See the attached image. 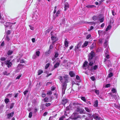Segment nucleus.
I'll return each mask as SVG.
<instances>
[{
	"label": "nucleus",
	"instance_id": "46",
	"mask_svg": "<svg viewBox=\"0 0 120 120\" xmlns=\"http://www.w3.org/2000/svg\"><path fill=\"white\" fill-rule=\"evenodd\" d=\"M113 69L112 68H110L109 70V73H112Z\"/></svg>",
	"mask_w": 120,
	"mask_h": 120
},
{
	"label": "nucleus",
	"instance_id": "28",
	"mask_svg": "<svg viewBox=\"0 0 120 120\" xmlns=\"http://www.w3.org/2000/svg\"><path fill=\"white\" fill-rule=\"evenodd\" d=\"M40 54V53L39 51H37L36 52L35 55L37 56H39Z\"/></svg>",
	"mask_w": 120,
	"mask_h": 120
},
{
	"label": "nucleus",
	"instance_id": "25",
	"mask_svg": "<svg viewBox=\"0 0 120 120\" xmlns=\"http://www.w3.org/2000/svg\"><path fill=\"white\" fill-rule=\"evenodd\" d=\"M93 90L97 95H98L99 94V90L94 89Z\"/></svg>",
	"mask_w": 120,
	"mask_h": 120
},
{
	"label": "nucleus",
	"instance_id": "10",
	"mask_svg": "<svg viewBox=\"0 0 120 120\" xmlns=\"http://www.w3.org/2000/svg\"><path fill=\"white\" fill-rule=\"evenodd\" d=\"M14 113V112H12L11 113H9L8 114L7 116L8 119H9L11 117H12Z\"/></svg>",
	"mask_w": 120,
	"mask_h": 120
},
{
	"label": "nucleus",
	"instance_id": "38",
	"mask_svg": "<svg viewBox=\"0 0 120 120\" xmlns=\"http://www.w3.org/2000/svg\"><path fill=\"white\" fill-rule=\"evenodd\" d=\"M51 52L50 50V49H49L47 52H46V55H48L49 54L51 53Z\"/></svg>",
	"mask_w": 120,
	"mask_h": 120
},
{
	"label": "nucleus",
	"instance_id": "33",
	"mask_svg": "<svg viewBox=\"0 0 120 120\" xmlns=\"http://www.w3.org/2000/svg\"><path fill=\"white\" fill-rule=\"evenodd\" d=\"M111 26L110 25L108 26L106 29V31H108V30H109L111 29Z\"/></svg>",
	"mask_w": 120,
	"mask_h": 120
},
{
	"label": "nucleus",
	"instance_id": "8",
	"mask_svg": "<svg viewBox=\"0 0 120 120\" xmlns=\"http://www.w3.org/2000/svg\"><path fill=\"white\" fill-rule=\"evenodd\" d=\"M51 38L52 41V43L53 44H54V43L57 41L58 40L57 38L55 36H52Z\"/></svg>",
	"mask_w": 120,
	"mask_h": 120
},
{
	"label": "nucleus",
	"instance_id": "3",
	"mask_svg": "<svg viewBox=\"0 0 120 120\" xmlns=\"http://www.w3.org/2000/svg\"><path fill=\"white\" fill-rule=\"evenodd\" d=\"M10 60H8L5 61L4 62H1V65L3 66L4 64L7 65V66L8 68L11 67L12 65V63L11 62H10Z\"/></svg>",
	"mask_w": 120,
	"mask_h": 120
},
{
	"label": "nucleus",
	"instance_id": "41",
	"mask_svg": "<svg viewBox=\"0 0 120 120\" xmlns=\"http://www.w3.org/2000/svg\"><path fill=\"white\" fill-rule=\"evenodd\" d=\"M112 91L113 93H116V89H114V88H112Z\"/></svg>",
	"mask_w": 120,
	"mask_h": 120
},
{
	"label": "nucleus",
	"instance_id": "51",
	"mask_svg": "<svg viewBox=\"0 0 120 120\" xmlns=\"http://www.w3.org/2000/svg\"><path fill=\"white\" fill-rule=\"evenodd\" d=\"M12 94H8L7 95V96L8 97H12Z\"/></svg>",
	"mask_w": 120,
	"mask_h": 120
},
{
	"label": "nucleus",
	"instance_id": "1",
	"mask_svg": "<svg viewBox=\"0 0 120 120\" xmlns=\"http://www.w3.org/2000/svg\"><path fill=\"white\" fill-rule=\"evenodd\" d=\"M95 53L93 51H92L88 55V62L86 61H85L83 64L82 67L83 69H88L90 71H92L93 70H96L98 68V65H95L93 66L94 63L95 62V60L93 57L95 55Z\"/></svg>",
	"mask_w": 120,
	"mask_h": 120
},
{
	"label": "nucleus",
	"instance_id": "15",
	"mask_svg": "<svg viewBox=\"0 0 120 120\" xmlns=\"http://www.w3.org/2000/svg\"><path fill=\"white\" fill-rule=\"evenodd\" d=\"M98 105V102L97 100H95L94 102V107H97Z\"/></svg>",
	"mask_w": 120,
	"mask_h": 120
},
{
	"label": "nucleus",
	"instance_id": "37",
	"mask_svg": "<svg viewBox=\"0 0 120 120\" xmlns=\"http://www.w3.org/2000/svg\"><path fill=\"white\" fill-rule=\"evenodd\" d=\"M60 11L59 10H58L56 12V16L57 17L60 14Z\"/></svg>",
	"mask_w": 120,
	"mask_h": 120
},
{
	"label": "nucleus",
	"instance_id": "64",
	"mask_svg": "<svg viewBox=\"0 0 120 120\" xmlns=\"http://www.w3.org/2000/svg\"><path fill=\"white\" fill-rule=\"evenodd\" d=\"M76 79L77 80H79L80 79V77L78 75H77L76 76Z\"/></svg>",
	"mask_w": 120,
	"mask_h": 120
},
{
	"label": "nucleus",
	"instance_id": "18",
	"mask_svg": "<svg viewBox=\"0 0 120 120\" xmlns=\"http://www.w3.org/2000/svg\"><path fill=\"white\" fill-rule=\"evenodd\" d=\"M88 42L87 41H85L82 45V47L84 48L88 44Z\"/></svg>",
	"mask_w": 120,
	"mask_h": 120
},
{
	"label": "nucleus",
	"instance_id": "27",
	"mask_svg": "<svg viewBox=\"0 0 120 120\" xmlns=\"http://www.w3.org/2000/svg\"><path fill=\"white\" fill-rule=\"evenodd\" d=\"M43 72L42 70H39L38 72V75H40L41 74L43 73Z\"/></svg>",
	"mask_w": 120,
	"mask_h": 120
},
{
	"label": "nucleus",
	"instance_id": "19",
	"mask_svg": "<svg viewBox=\"0 0 120 120\" xmlns=\"http://www.w3.org/2000/svg\"><path fill=\"white\" fill-rule=\"evenodd\" d=\"M95 45V44L94 43H93L90 46V49H93L94 48V47Z\"/></svg>",
	"mask_w": 120,
	"mask_h": 120
},
{
	"label": "nucleus",
	"instance_id": "50",
	"mask_svg": "<svg viewBox=\"0 0 120 120\" xmlns=\"http://www.w3.org/2000/svg\"><path fill=\"white\" fill-rule=\"evenodd\" d=\"M104 18L103 17V18H102L101 19H100L99 20V21H100V22H102L104 20Z\"/></svg>",
	"mask_w": 120,
	"mask_h": 120
},
{
	"label": "nucleus",
	"instance_id": "30",
	"mask_svg": "<svg viewBox=\"0 0 120 120\" xmlns=\"http://www.w3.org/2000/svg\"><path fill=\"white\" fill-rule=\"evenodd\" d=\"M23 65L22 64H19L18 66V68L19 70L21 69L23 67Z\"/></svg>",
	"mask_w": 120,
	"mask_h": 120
},
{
	"label": "nucleus",
	"instance_id": "32",
	"mask_svg": "<svg viewBox=\"0 0 120 120\" xmlns=\"http://www.w3.org/2000/svg\"><path fill=\"white\" fill-rule=\"evenodd\" d=\"M4 101L6 104H7L9 101V100L8 98H6L4 100Z\"/></svg>",
	"mask_w": 120,
	"mask_h": 120
},
{
	"label": "nucleus",
	"instance_id": "49",
	"mask_svg": "<svg viewBox=\"0 0 120 120\" xmlns=\"http://www.w3.org/2000/svg\"><path fill=\"white\" fill-rule=\"evenodd\" d=\"M81 98L82 100L83 101H84L85 102L86 101V100L85 98L84 97H82Z\"/></svg>",
	"mask_w": 120,
	"mask_h": 120
},
{
	"label": "nucleus",
	"instance_id": "44",
	"mask_svg": "<svg viewBox=\"0 0 120 120\" xmlns=\"http://www.w3.org/2000/svg\"><path fill=\"white\" fill-rule=\"evenodd\" d=\"M97 18H98L97 17L95 16H94L92 17V19L94 20H96L97 19Z\"/></svg>",
	"mask_w": 120,
	"mask_h": 120
},
{
	"label": "nucleus",
	"instance_id": "29",
	"mask_svg": "<svg viewBox=\"0 0 120 120\" xmlns=\"http://www.w3.org/2000/svg\"><path fill=\"white\" fill-rule=\"evenodd\" d=\"M13 52V51L11 50H9L8 52V54L9 55H11Z\"/></svg>",
	"mask_w": 120,
	"mask_h": 120
},
{
	"label": "nucleus",
	"instance_id": "57",
	"mask_svg": "<svg viewBox=\"0 0 120 120\" xmlns=\"http://www.w3.org/2000/svg\"><path fill=\"white\" fill-rule=\"evenodd\" d=\"M85 102L88 104H90L91 105V103L90 101H86Z\"/></svg>",
	"mask_w": 120,
	"mask_h": 120
},
{
	"label": "nucleus",
	"instance_id": "9",
	"mask_svg": "<svg viewBox=\"0 0 120 120\" xmlns=\"http://www.w3.org/2000/svg\"><path fill=\"white\" fill-rule=\"evenodd\" d=\"M78 113L76 112H74L71 116V118L72 119H75L77 118Z\"/></svg>",
	"mask_w": 120,
	"mask_h": 120
},
{
	"label": "nucleus",
	"instance_id": "35",
	"mask_svg": "<svg viewBox=\"0 0 120 120\" xmlns=\"http://www.w3.org/2000/svg\"><path fill=\"white\" fill-rule=\"evenodd\" d=\"M43 100L45 102H48L49 101V98L47 97L45 98Z\"/></svg>",
	"mask_w": 120,
	"mask_h": 120
},
{
	"label": "nucleus",
	"instance_id": "43",
	"mask_svg": "<svg viewBox=\"0 0 120 120\" xmlns=\"http://www.w3.org/2000/svg\"><path fill=\"white\" fill-rule=\"evenodd\" d=\"M3 73L4 75H8L9 74V73H8L6 71H5Z\"/></svg>",
	"mask_w": 120,
	"mask_h": 120
},
{
	"label": "nucleus",
	"instance_id": "55",
	"mask_svg": "<svg viewBox=\"0 0 120 120\" xmlns=\"http://www.w3.org/2000/svg\"><path fill=\"white\" fill-rule=\"evenodd\" d=\"M29 26L31 30H34V28L32 26L30 25H29Z\"/></svg>",
	"mask_w": 120,
	"mask_h": 120
},
{
	"label": "nucleus",
	"instance_id": "4",
	"mask_svg": "<svg viewBox=\"0 0 120 120\" xmlns=\"http://www.w3.org/2000/svg\"><path fill=\"white\" fill-rule=\"evenodd\" d=\"M81 43L79 42L78 44L75 46L74 50L76 53L79 52L81 50V49L79 48L81 45Z\"/></svg>",
	"mask_w": 120,
	"mask_h": 120
},
{
	"label": "nucleus",
	"instance_id": "7",
	"mask_svg": "<svg viewBox=\"0 0 120 120\" xmlns=\"http://www.w3.org/2000/svg\"><path fill=\"white\" fill-rule=\"evenodd\" d=\"M75 107H77L76 111L77 112H79L81 113H83L85 112V111L83 109H80L77 106H75Z\"/></svg>",
	"mask_w": 120,
	"mask_h": 120
},
{
	"label": "nucleus",
	"instance_id": "14",
	"mask_svg": "<svg viewBox=\"0 0 120 120\" xmlns=\"http://www.w3.org/2000/svg\"><path fill=\"white\" fill-rule=\"evenodd\" d=\"M69 75L71 77H72L75 76V75L73 71H70L69 72Z\"/></svg>",
	"mask_w": 120,
	"mask_h": 120
},
{
	"label": "nucleus",
	"instance_id": "6",
	"mask_svg": "<svg viewBox=\"0 0 120 120\" xmlns=\"http://www.w3.org/2000/svg\"><path fill=\"white\" fill-rule=\"evenodd\" d=\"M15 23V22L13 23H11L10 22H6L5 24H4V25L5 26V28L8 27H9L10 28H11V27L13 25H14Z\"/></svg>",
	"mask_w": 120,
	"mask_h": 120
},
{
	"label": "nucleus",
	"instance_id": "5",
	"mask_svg": "<svg viewBox=\"0 0 120 120\" xmlns=\"http://www.w3.org/2000/svg\"><path fill=\"white\" fill-rule=\"evenodd\" d=\"M92 117L94 119L97 120H103L102 118L100 117L99 115L98 114H93L92 115Z\"/></svg>",
	"mask_w": 120,
	"mask_h": 120
},
{
	"label": "nucleus",
	"instance_id": "11",
	"mask_svg": "<svg viewBox=\"0 0 120 120\" xmlns=\"http://www.w3.org/2000/svg\"><path fill=\"white\" fill-rule=\"evenodd\" d=\"M62 94L63 95L65 94V90L66 89V86L65 85V84L62 85Z\"/></svg>",
	"mask_w": 120,
	"mask_h": 120
},
{
	"label": "nucleus",
	"instance_id": "22",
	"mask_svg": "<svg viewBox=\"0 0 120 120\" xmlns=\"http://www.w3.org/2000/svg\"><path fill=\"white\" fill-rule=\"evenodd\" d=\"M64 43L65 46L66 47H68V42L67 41L66 39L64 41Z\"/></svg>",
	"mask_w": 120,
	"mask_h": 120
},
{
	"label": "nucleus",
	"instance_id": "36",
	"mask_svg": "<svg viewBox=\"0 0 120 120\" xmlns=\"http://www.w3.org/2000/svg\"><path fill=\"white\" fill-rule=\"evenodd\" d=\"M52 93V92L50 90L49 91H47V94L48 95H50Z\"/></svg>",
	"mask_w": 120,
	"mask_h": 120
},
{
	"label": "nucleus",
	"instance_id": "45",
	"mask_svg": "<svg viewBox=\"0 0 120 120\" xmlns=\"http://www.w3.org/2000/svg\"><path fill=\"white\" fill-rule=\"evenodd\" d=\"M50 65V64L49 63H48L47 64L45 65V69H47L49 67Z\"/></svg>",
	"mask_w": 120,
	"mask_h": 120
},
{
	"label": "nucleus",
	"instance_id": "58",
	"mask_svg": "<svg viewBox=\"0 0 120 120\" xmlns=\"http://www.w3.org/2000/svg\"><path fill=\"white\" fill-rule=\"evenodd\" d=\"M28 92V90H26L24 91L23 93L24 95H25Z\"/></svg>",
	"mask_w": 120,
	"mask_h": 120
},
{
	"label": "nucleus",
	"instance_id": "54",
	"mask_svg": "<svg viewBox=\"0 0 120 120\" xmlns=\"http://www.w3.org/2000/svg\"><path fill=\"white\" fill-rule=\"evenodd\" d=\"M45 94L44 93H42L41 94V96L42 97H45L46 96Z\"/></svg>",
	"mask_w": 120,
	"mask_h": 120
},
{
	"label": "nucleus",
	"instance_id": "13",
	"mask_svg": "<svg viewBox=\"0 0 120 120\" xmlns=\"http://www.w3.org/2000/svg\"><path fill=\"white\" fill-rule=\"evenodd\" d=\"M69 5L68 3H66L64 4V11H66L69 8Z\"/></svg>",
	"mask_w": 120,
	"mask_h": 120
},
{
	"label": "nucleus",
	"instance_id": "12",
	"mask_svg": "<svg viewBox=\"0 0 120 120\" xmlns=\"http://www.w3.org/2000/svg\"><path fill=\"white\" fill-rule=\"evenodd\" d=\"M68 102V100L66 99L63 98L62 101V103L64 105Z\"/></svg>",
	"mask_w": 120,
	"mask_h": 120
},
{
	"label": "nucleus",
	"instance_id": "48",
	"mask_svg": "<svg viewBox=\"0 0 120 120\" xmlns=\"http://www.w3.org/2000/svg\"><path fill=\"white\" fill-rule=\"evenodd\" d=\"M32 112H30L29 114V117L30 118H31L32 116Z\"/></svg>",
	"mask_w": 120,
	"mask_h": 120
},
{
	"label": "nucleus",
	"instance_id": "56",
	"mask_svg": "<svg viewBox=\"0 0 120 120\" xmlns=\"http://www.w3.org/2000/svg\"><path fill=\"white\" fill-rule=\"evenodd\" d=\"M105 56L106 57V58L107 59H109V55L108 54H106V55L105 54Z\"/></svg>",
	"mask_w": 120,
	"mask_h": 120
},
{
	"label": "nucleus",
	"instance_id": "23",
	"mask_svg": "<svg viewBox=\"0 0 120 120\" xmlns=\"http://www.w3.org/2000/svg\"><path fill=\"white\" fill-rule=\"evenodd\" d=\"M6 58L4 57H1L0 59V60H1V62L2 61L4 62L5 61H6Z\"/></svg>",
	"mask_w": 120,
	"mask_h": 120
},
{
	"label": "nucleus",
	"instance_id": "60",
	"mask_svg": "<svg viewBox=\"0 0 120 120\" xmlns=\"http://www.w3.org/2000/svg\"><path fill=\"white\" fill-rule=\"evenodd\" d=\"M58 55L59 54L58 53H56L55 55L54 56L56 58L57 57H58Z\"/></svg>",
	"mask_w": 120,
	"mask_h": 120
},
{
	"label": "nucleus",
	"instance_id": "24",
	"mask_svg": "<svg viewBox=\"0 0 120 120\" xmlns=\"http://www.w3.org/2000/svg\"><path fill=\"white\" fill-rule=\"evenodd\" d=\"M4 107V105H1L0 107V113H2L3 110V109Z\"/></svg>",
	"mask_w": 120,
	"mask_h": 120
},
{
	"label": "nucleus",
	"instance_id": "52",
	"mask_svg": "<svg viewBox=\"0 0 120 120\" xmlns=\"http://www.w3.org/2000/svg\"><path fill=\"white\" fill-rule=\"evenodd\" d=\"M91 36L90 34H89L87 35L86 36V38L87 39H89L91 37Z\"/></svg>",
	"mask_w": 120,
	"mask_h": 120
},
{
	"label": "nucleus",
	"instance_id": "31",
	"mask_svg": "<svg viewBox=\"0 0 120 120\" xmlns=\"http://www.w3.org/2000/svg\"><path fill=\"white\" fill-rule=\"evenodd\" d=\"M5 40L7 41H9L10 39L8 35L6 36V37L5 38Z\"/></svg>",
	"mask_w": 120,
	"mask_h": 120
},
{
	"label": "nucleus",
	"instance_id": "17",
	"mask_svg": "<svg viewBox=\"0 0 120 120\" xmlns=\"http://www.w3.org/2000/svg\"><path fill=\"white\" fill-rule=\"evenodd\" d=\"M38 18L37 15L36 14H34L33 15L32 17V18L34 20H35L37 19Z\"/></svg>",
	"mask_w": 120,
	"mask_h": 120
},
{
	"label": "nucleus",
	"instance_id": "16",
	"mask_svg": "<svg viewBox=\"0 0 120 120\" xmlns=\"http://www.w3.org/2000/svg\"><path fill=\"white\" fill-rule=\"evenodd\" d=\"M109 49V47H108L105 50V53L106 55L108 54Z\"/></svg>",
	"mask_w": 120,
	"mask_h": 120
},
{
	"label": "nucleus",
	"instance_id": "20",
	"mask_svg": "<svg viewBox=\"0 0 120 120\" xmlns=\"http://www.w3.org/2000/svg\"><path fill=\"white\" fill-rule=\"evenodd\" d=\"M104 47L105 48H107L108 47H109L107 41L106 40H105V42L104 43Z\"/></svg>",
	"mask_w": 120,
	"mask_h": 120
},
{
	"label": "nucleus",
	"instance_id": "63",
	"mask_svg": "<svg viewBox=\"0 0 120 120\" xmlns=\"http://www.w3.org/2000/svg\"><path fill=\"white\" fill-rule=\"evenodd\" d=\"M111 86V85L109 84H106L105 86V87H109Z\"/></svg>",
	"mask_w": 120,
	"mask_h": 120
},
{
	"label": "nucleus",
	"instance_id": "62",
	"mask_svg": "<svg viewBox=\"0 0 120 120\" xmlns=\"http://www.w3.org/2000/svg\"><path fill=\"white\" fill-rule=\"evenodd\" d=\"M56 89V87L54 86H52L51 87V90L52 91H53L54 90Z\"/></svg>",
	"mask_w": 120,
	"mask_h": 120
},
{
	"label": "nucleus",
	"instance_id": "61",
	"mask_svg": "<svg viewBox=\"0 0 120 120\" xmlns=\"http://www.w3.org/2000/svg\"><path fill=\"white\" fill-rule=\"evenodd\" d=\"M51 104L50 103H46L45 106L46 107H48Z\"/></svg>",
	"mask_w": 120,
	"mask_h": 120
},
{
	"label": "nucleus",
	"instance_id": "59",
	"mask_svg": "<svg viewBox=\"0 0 120 120\" xmlns=\"http://www.w3.org/2000/svg\"><path fill=\"white\" fill-rule=\"evenodd\" d=\"M93 81H94L95 80V78L94 76L91 77L90 78Z\"/></svg>",
	"mask_w": 120,
	"mask_h": 120
},
{
	"label": "nucleus",
	"instance_id": "39",
	"mask_svg": "<svg viewBox=\"0 0 120 120\" xmlns=\"http://www.w3.org/2000/svg\"><path fill=\"white\" fill-rule=\"evenodd\" d=\"M14 105V103H12L10 105V109H12Z\"/></svg>",
	"mask_w": 120,
	"mask_h": 120
},
{
	"label": "nucleus",
	"instance_id": "34",
	"mask_svg": "<svg viewBox=\"0 0 120 120\" xmlns=\"http://www.w3.org/2000/svg\"><path fill=\"white\" fill-rule=\"evenodd\" d=\"M108 76L109 78H110L113 76V74L112 73H109Z\"/></svg>",
	"mask_w": 120,
	"mask_h": 120
},
{
	"label": "nucleus",
	"instance_id": "40",
	"mask_svg": "<svg viewBox=\"0 0 120 120\" xmlns=\"http://www.w3.org/2000/svg\"><path fill=\"white\" fill-rule=\"evenodd\" d=\"M85 109L86 111L88 112H90V109L89 108L85 107Z\"/></svg>",
	"mask_w": 120,
	"mask_h": 120
},
{
	"label": "nucleus",
	"instance_id": "42",
	"mask_svg": "<svg viewBox=\"0 0 120 120\" xmlns=\"http://www.w3.org/2000/svg\"><path fill=\"white\" fill-rule=\"evenodd\" d=\"M87 23L88 24H90L91 25H92L93 24H94V25H95V23L94 22H87Z\"/></svg>",
	"mask_w": 120,
	"mask_h": 120
},
{
	"label": "nucleus",
	"instance_id": "47",
	"mask_svg": "<svg viewBox=\"0 0 120 120\" xmlns=\"http://www.w3.org/2000/svg\"><path fill=\"white\" fill-rule=\"evenodd\" d=\"M56 8H57V7L56 6H55L54 7V11L53 12V13L54 14H55V13L56 12Z\"/></svg>",
	"mask_w": 120,
	"mask_h": 120
},
{
	"label": "nucleus",
	"instance_id": "26",
	"mask_svg": "<svg viewBox=\"0 0 120 120\" xmlns=\"http://www.w3.org/2000/svg\"><path fill=\"white\" fill-rule=\"evenodd\" d=\"M94 6L93 5H89L86 6V8H92Z\"/></svg>",
	"mask_w": 120,
	"mask_h": 120
},
{
	"label": "nucleus",
	"instance_id": "53",
	"mask_svg": "<svg viewBox=\"0 0 120 120\" xmlns=\"http://www.w3.org/2000/svg\"><path fill=\"white\" fill-rule=\"evenodd\" d=\"M6 33L7 34V35H9L10 33V31L9 30H8L6 32Z\"/></svg>",
	"mask_w": 120,
	"mask_h": 120
},
{
	"label": "nucleus",
	"instance_id": "2",
	"mask_svg": "<svg viewBox=\"0 0 120 120\" xmlns=\"http://www.w3.org/2000/svg\"><path fill=\"white\" fill-rule=\"evenodd\" d=\"M68 75H65L63 77L62 76H60V80L61 82L63 83L62 85L65 84L66 86V83L68 82Z\"/></svg>",
	"mask_w": 120,
	"mask_h": 120
},
{
	"label": "nucleus",
	"instance_id": "21",
	"mask_svg": "<svg viewBox=\"0 0 120 120\" xmlns=\"http://www.w3.org/2000/svg\"><path fill=\"white\" fill-rule=\"evenodd\" d=\"M60 64L59 63L57 62L54 65V68H56L58 67Z\"/></svg>",
	"mask_w": 120,
	"mask_h": 120
}]
</instances>
